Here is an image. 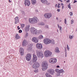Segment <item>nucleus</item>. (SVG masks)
<instances>
[{
  "mask_svg": "<svg viewBox=\"0 0 77 77\" xmlns=\"http://www.w3.org/2000/svg\"><path fill=\"white\" fill-rule=\"evenodd\" d=\"M22 32V30H19V33H21Z\"/></svg>",
  "mask_w": 77,
  "mask_h": 77,
  "instance_id": "obj_41",
  "label": "nucleus"
},
{
  "mask_svg": "<svg viewBox=\"0 0 77 77\" xmlns=\"http://www.w3.org/2000/svg\"><path fill=\"white\" fill-rule=\"evenodd\" d=\"M67 49L69 50V46L68 45H67Z\"/></svg>",
  "mask_w": 77,
  "mask_h": 77,
  "instance_id": "obj_36",
  "label": "nucleus"
},
{
  "mask_svg": "<svg viewBox=\"0 0 77 77\" xmlns=\"http://www.w3.org/2000/svg\"><path fill=\"white\" fill-rule=\"evenodd\" d=\"M57 68H60V66H57Z\"/></svg>",
  "mask_w": 77,
  "mask_h": 77,
  "instance_id": "obj_52",
  "label": "nucleus"
},
{
  "mask_svg": "<svg viewBox=\"0 0 77 77\" xmlns=\"http://www.w3.org/2000/svg\"><path fill=\"white\" fill-rule=\"evenodd\" d=\"M64 72V71L63 70V69L60 70H59V73H63Z\"/></svg>",
  "mask_w": 77,
  "mask_h": 77,
  "instance_id": "obj_26",
  "label": "nucleus"
},
{
  "mask_svg": "<svg viewBox=\"0 0 77 77\" xmlns=\"http://www.w3.org/2000/svg\"><path fill=\"white\" fill-rule=\"evenodd\" d=\"M9 3H11V1L10 0H9Z\"/></svg>",
  "mask_w": 77,
  "mask_h": 77,
  "instance_id": "obj_53",
  "label": "nucleus"
},
{
  "mask_svg": "<svg viewBox=\"0 0 77 77\" xmlns=\"http://www.w3.org/2000/svg\"><path fill=\"white\" fill-rule=\"evenodd\" d=\"M70 16H72L73 15V13L72 12H70Z\"/></svg>",
  "mask_w": 77,
  "mask_h": 77,
  "instance_id": "obj_40",
  "label": "nucleus"
},
{
  "mask_svg": "<svg viewBox=\"0 0 77 77\" xmlns=\"http://www.w3.org/2000/svg\"><path fill=\"white\" fill-rule=\"evenodd\" d=\"M23 13H24V11H23Z\"/></svg>",
  "mask_w": 77,
  "mask_h": 77,
  "instance_id": "obj_60",
  "label": "nucleus"
},
{
  "mask_svg": "<svg viewBox=\"0 0 77 77\" xmlns=\"http://www.w3.org/2000/svg\"><path fill=\"white\" fill-rule=\"evenodd\" d=\"M77 2V1H75L74 2H73V3H76Z\"/></svg>",
  "mask_w": 77,
  "mask_h": 77,
  "instance_id": "obj_49",
  "label": "nucleus"
},
{
  "mask_svg": "<svg viewBox=\"0 0 77 77\" xmlns=\"http://www.w3.org/2000/svg\"><path fill=\"white\" fill-rule=\"evenodd\" d=\"M49 62L51 64H55L57 62V60L56 58H51L49 60Z\"/></svg>",
  "mask_w": 77,
  "mask_h": 77,
  "instance_id": "obj_5",
  "label": "nucleus"
},
{
  "mask_svg": "<svg viewBox=\"0 0 77 77\" xmlns=\"http://www.w3.org/2000/svg\"><path fill=\"white\" fill-rule=\"evenodd\" d=\"M71 4H69V5H68V8H69V9H71Z\"/></svg>",
  "mask_w": 77,
  "mask_h": 77,
  "instance_id": "obj_30",
  "label": "nucleus"
},
{
  "mask_svg": "<svg viewBox=\"0 0 77 77\" xmlns=\"http://www.w3.org/2000/svg\"><path fill=\"white\" fill-rule=\"evenodd\" d=\"M57 7L58 8H60V6L59 5H57Z\"/></svg>",
  "mask_w": 77,
  "mask_h": 77,
  "instance_id": "obj_46",
  "label": "nucleus"
},
{
  "mask_svg": "<svg viewBox=\"0 0 77 77\" xmlns=\"http://www.w3.org/2000/svg\"><path fill=\"white\" fill-rule=\"evenodd\" d=\"M65 57H67V52H66V53H65Z\"/></svg>",
  "mask_w": 77,
  "mask_h": 77,
  "instance_id": "obj_45",
  "label": "nucleus"
},
{
  "mask_svg": "<svg viewBox=\"0 0 77 77\" xmlns=\"http://www.w3.org/2000/svg\"><path fill=\"white\" fill-rule=\"evenodd\" d=\"M56 19L57 20H58V17H57Z\"/></svg>",
  "mask_w": 77,
  "mask_h": 77,
  "instance_id": "obj_56",
  "label": "nucleus"
},
{
  "mask_svg": "<svg viewBox=\"0 0 77 77\" xmlns=\"http://www.w3.org/2000/svg\"><path fill=\"white\" fill-rule=\"evenodd\" d=\"M44 25H45V24L43 23H40V25L41 26Z\"/></svg>",
  "mask_w": 77,
  "mask_h": 77,
  "instance_id": "obj_37",
  "label": "nucleus"
},
{
  "mask_svg": "<svg viewBox=\"0 0 77 77\" xmlns=\"http://www.w3.org/2000/svg\"><path fill=\"white\" fill-rule=\"evenodd\" d=\"M28 44V42L26 40H24L23 42L22 45L23 46H25Z\"/></svg>",
  "mask_w": 77,
  "mask_h": 77,
  "instance_id": "obj_17",
  "label": "nucleus"
},
{
  "mask_svg": "<svg viewBox=\"0 0 77 77\" xmlns=\"http://www.w3.org/2000/svg\"><path fill=\"white\" fill-rule=\"evenodd\" d=\"M38 33H41L42 32V31L40 30H38Z\"/></svg>",
  "mask_w": 77,
  "mask_h": 77,
  "instance_id": "obj_34",
  "label": "nucleus"
},
{
  "mask_svg": "<svg viewBox=\"0 0 77 77\" xmlns=\"http://www.w3.org/2000/svg\"><path fill=\"white\" fill-rule=\"evenodd\" d=\"M20 53L21 56H23L24 54V49L22 48L20 49Z\"/></svg>",
  "mask_w": 77,
  "mask_h": 77,
  "instance_id": "obj_15",
  "label": "nucleus"
},
{
  "mask_svg": "<svg viewBox=\"0 0 77 77\" xmlns=\"http://www.w3.org/2000/svg\"><path fill=\"white\" fill-rule=\"evenodd\" d=\"M41 2L44 4H46L48 3V1L47 0H40Z\"/></svg>",
  "mask_w": 77,
  "mask_h": 77,
  "instance_id": "obj_21",
  "label": "nucleus"
},
{
  "mask_svg": "<svg viewBox=\"0 0 77 77\" xmlns=\"http://www.w3.org/2000/svg\"><path fill=\"white\" fill-rule=\"evenodd\" d=\"M64 8V6H62V9H63Z\"/></svg>",
  "mask_w": 77,
  "mask_h": 77,
  "instance_id": "obj_55",
  "label": "nucleus"
},
{
  "mask_svg": "<svg viewBox=\"0 0 77 77\" xmlns=\"http://www.w3.org/2000/svg\"><path fill=\"white\" fill-rule=\"evenodd\" d=\"M28 33H26V35H25V37H26L27 36H28Z\"/></svg>",
  "mask_w": 77,
  "mask_h": 77,
  "instance_id": "obj_44",
  "label": "nucleus"
},
{
  "mask_svg": "<svg viewBox=\"0 0 77 77\" xmlns=\"http://www.w3.org/2000/svg\"><path fill=\"white\" fill-rule=\"evenodd\" d=\"M31 58V54H28L26 57V59L27 61H29Z\"/></svg>",
  "mask_w": 77,
  "mask_h": 77,
  "instance_id": "obj_9",
  "label": "nucleus"
},
{
  "mask_svg": "<svg viewBox=\"0 0 77 77\" xmlns=\"http://www.w3.org/2000/svg\"><path fill=\"white\" fill-rule=\"evenodd\" d=\"M48 64L46 61H43L42 64V69L43 71H45L48 69Z\"/></svg>",
  "mask_w": 77,
  "mask_h": 77,
  "instance_id": "obj_1",
  "label": "nucleus"
},
{
  "mask_svg": "<svg viewBox=\"0 0 77 77\" xmlns=\"http://www.w3.org/2000/svg\"><path fill=\"white\" fill-rule=\"evenodd\" d=\"M58 1H60L61 2H63V1L62 0H58Z\"/></svg>",
  "mask_w": 77,
  "mask_h": 77,
  "instance_id": "obj_48",
  "label": "nucleus"
},
{
  "mask_svg": "<svg viewBox=\"0 0 77 77\" xmlns=\"http://www.w3.org/2000/svg\"><path fill=\"white\" fill-rule=\"evenodd\" d=\"M38 33H39V32H38V30L36 31L35 32V34H37Z\"/></svg>",
  "mask_w": 77,
  "mask_h": 77,
  "instance_id": "obj_39",
  "label": "nucleus"
},
{
  "mask_svg": "<svg viewBox=\"0 0 77 77\" xmlns=\"http://www.w3.org/2000/svg\"><path fill=\"white\" fill-rule=\"evenodd\" d=\"M19 26H17V28H18V30H19L20 29V28H19Z\"/></svg>",
  "mask_w": 77,
  "mask_h": 77,
  "instance_id": "obj_50",
  "label": "nucleus"
},
{
  "mask_svg": "<svg viewBox=\"0 0 77 77\" xmlns=\"http://www.w3.org/2000/svg\"><path fill=\"white\" fill-rule=\"evenodd\" d=\"M20 25H21V28H23L24 27L25 25V24H21Z\"/></svg>",
  "mask_w": 77,
  "mask_h": 77,
  "instance_id": "obj_29",
  "label": "nucleus"
},
{
  "mask_svg": "<svg viewBox=\"0 0 77 77\" xmlns=\"http://www.w3.org/2000/svg\"><path fill=\"white\" fill-rule=\"evenodd\" d=\"M32 41L35 43L38 42V39L36 37H33L32 38Z\"/></svg>",
  "mask_w": 77,
  "mask_h": 77,
  "instance_id": "obj_16",
  "label": "nucleus"
},
{
  "mask_svg": "<svg viewBox=\"0 0 77 77\" xmlns=\"http://www.w3.org/2000/svg\"><path fill=\"white\" fill-rule=\"evenodd\" d=\"M55 72H57V73H59V72H60V70L59 69H56L55 70Z\"/></svg>",
  "mask_w": 77,
  "mask_h": 77,
  "instance_id": "obj_25",
  "label": "nucleus"
},
{
  "mask_svg": "<svg viewBox=\"0 0 77 77\" xmlns=\"http://www.w3.org/2000/svg\"><path fill=\"white\" fill-rule=\"evenodd\" d=\"M64 22H65V24H66L67 20H66V18H65V19H64Z\"/></svg>",
  "mask_w": 77,
  "mask_h": 77,
  "instance_id": "obj_33",
  "label": "nucleus"
},
{
  "mask_svg": "<svg viewBox=\"0 0 77 77\" xmlns=\"http://www.w3.org/2000/svg\"><path fill=\"white\" fill-rule=\"evenodd\" d=\"M29 25H27L25 27V30L26 31H29Z\"/></svg>",
  "mask_w": 77,
  "mask_h": 77,
  "instance_id": "obj_19",
  "label": "nucleus"
},
{
  "mask_svg": "<svg viewBox=\"0 0 77 77\" xmlns=\"http://www.w3.org/2000/svg\"><path fill=\"white\" fill-rule=\"evenodd\" d=\"M43 38V36L42 35H40L38 37V38L40 39H42Z\"/></svg>",
  "mask_w": 77,
  "mask_h": 77,
  "instance_id": "obj_27",
  "label": "nucleus"
},
{
  "mask_svg": "<svg viewBox=\"0 0 77 77\" xmlns=\"http://www.w3.org/2000/svg\"><path fill=\"white\" fill-rule=\"evenodd\" d=\"M51 43L53 44H54V40H52V41L51 40Z\"/></svg>",
  "mask_w": 77,
  "mask_h": 77,
  "instance_id": "obj_35",
  "label": "nucleus"
},
{
  "mask_svg": "<svg viewBox=\"0 0 77 77\" xmlns=\"http://www.w3.org/2000/svg\"><path fill=\"white\" fill-rule=\"evenodd\" d=\"M64 1H66V0H64Z\"/></svg>",
  "mask_w": 77,
  "mask_h": 77,
  "instance_id": "obj_59",
  "label": "nucleus"
},
{
  "mask_svg": "<svg viewBox=\"0 0 77 77\" xmlns=\"http://www.w3.org/2000/svg\"><path fill=\"white\" fill-rule=\"evenodd\" d=\"M15 23L17 24L19 22V20H18V17H15Z\"/></svg>",
  "mask_w": 77,
  "mask_h": 77,
  "instance_id": "obj_18",
  "label": "nucleus"
},
{
  "mask_svg": "<svg viewBox=\"0 0 77 77\" xmlns=\"http://www.w3.org/2000/svg\"><path fill=\"white\" fill-rule=\"evenodd\" d=\"M57 4H56L55 5V7H57Z\"/></svg>",
  "mask_w": 77,
  "mask_h": 77,
  "instance_id": "obj_54",
  "label": "nucleus"
},
{
  "mask_svg": "<svg viewBox=\"0 0 77 77\" xmlns=\"http://www.w3.org/2000/svg\"><path fill=\"white\" fill-rule=\"evenodd\" d=\"M57 25H58V28H60V30H62V27L61 26L60 27V26L58 24Z\"/></svg>",
  "mask_w": 77,
  "mask_h": 77,
  "instance_id": "obj_31",
  "label": "nucleus"
},
{
  "mask_svg": "<svg viewBox=\"0 0 77 77\" xmlns=\"http://www.w3.org/2000/svg\"><path fill=\"white\" fill-rule=\"evenodd\" d=\"M24 4L26 5L29 6L30 4V1L28 0H25Z\"/></svg>",
  "mask_w": 77,
  "mask_h": 77,
  "instance_id": "obj_13",
  "label": "nucleus"
},
{
  "mask_svg": "<svg viewBox=\"0 0 77 77\" xmlns=\"http://www.w3.org/2000/svg\"><path fill=\"white\" fill-rule=\"evenodd\" d=\"M55 52H56V53H60V51H59V49L58 48H57L55 50Z\"/></svg>",
  "mask_w": 77,
  "mask_h": 77,
  "instance_id": "obj_22",
  "label": "nucleus"
},
{
  "mask_svg": "<svg viewBox=\"0 0 77 77\" xmlns=\"http://www.w3.org/2000/svg\"><path fill=\"white\" fill-rule=\"evenodd\" d=\"M15 38L17 39H18L20 38V37L19 36L18 34H17L15 36Z\"/></svg>",
  "mask_w": 77,
  "mask_h": 77,
  "instance_id": "obj_23",
  "label": "nucleus"
},
{
  "mask_svg": "<svg viewBox=\"0 0 77 77\" xmlns=\"http://www.w3.org/2000/svg\"><path fill=\"white\" fill-rule=\"evenodd\" d=\"M52 54V53L49 50H46L44 52V56L46 57L51 56Z\"/></svg>",
  "mask_w": 77,
  "mask_h": 77,
  "instance_id": "obj_3",
  "label": "nucleus"
},
{
  "mask_svg": "<svg viewBox=\"0 0 77 77\" xmlns=\"http://www.w3.org/2000/svg\"><path fill=\"white\" fill-rule=\"evenodd\" d=\"M51 40L48 38H45L43 40L44 43L46 45L51 43Z\"/></svg>",
  "mask_w": 77,
  "mask_h": 77,
  "instance_id": "obj_6",
  "label": "nucleus"
},
{
  "mask_svg": "<svg viewBox=\"0 0 77 77\" xmlns=\"http://www.w3.org/2000/svg\"><path fill=\"white\" fill-rule=\"evenodd\" d=\"M44 16L46 18H50L52 17V14L49 13H45L44 14Z\"/></svg>",
  "mask_w": 77,
  "mask_h": 77,
  "instance_id": "obj_7",
  "label": "nucleus"
},
{
  "mask_svg": "<svg viewBox=\"0 0 77 77\" xmlns=\"http://www.w3.org/2000/svg\"><path fill=\"white\" fill-rule=\"evenodd\" d=\"M45 75L46 76V77H52L51 75H49L48 73H46L45 74Z\"/></svg>",
  "mask_w": 77,
  "mask_h": 77,
  "instance_id": "obj_24",
  "label": "nucleus"
},
{
  "mask_svg": "<svg viewBox=\"0 0 77 77\" xmlns=\"http://www.w3.org/2000/svg\"><path fill=\"white\" fill-rule=\"evenodd\" d=\"M74 1H75V0H74Z\"/></svg>",
  "mask_w": 77,
  "mask_h": 77,
  "instance_id": "obj_61",
  "label": "nucleus"
},
{
  "mask_svg": "<svg viewBox=\"0 0 77 77\" xmlns=\"http://www.w3.org/2000/svg\"><path fill=\"white\" fill-rule=\"evenodd\" d=\"M36 30L37 29L33 27L32 28L30 29L31 32H32V33L33 34H35V32L36 31Z\"/></svg>",
  "mask_w": 77,
  "mask_h": 77,
  "instance_id": "obj_14",
  "label": "nucleus"
},
{
  "mask_svg": "<svg viewBox=\"0 0 77 77\" xmlns=\"http://www.w3.org/2000/svg\"><path fill=\"white\" fill-rule=\"evenodd\" d=\"M71 24H72L74 23V20H71Z\"/></svg>",
  "mask_w": 77,
  "mask_h": 77,
  "instance_id": "obj_38",
  "label": "nucleus"
},
{
  "mask_svg": "<svg viewBox=\"0 0 77 77\" xmlns=\"http://www.w3.org/2000/svg\"><path fill=\"white\" fill-rule=\"evenodd\" d=\"M60 9H57V11L58 12H60Z\"/></svg>",
  "mask_w": 77,
  "mask_h": 77,
  "instance_id": "obj_43",
  "label": "nucleus"
},
{
  "mask_svg": "<svg viewBox=\"0 0 77 77\" xmlns=\"http://www.w3.org/2000/svg\"><path fill=\"white\" fill-rule=\"evenodd\" d=\"M38 20V18L37 17H34L33 18L29 19V21L30 23L32 24H34L35 23H36Z\"/></svg>",
  "mask_w": 77,
  "mask_h": 77,
  "instance_id": "obj_2",
  "label": "nucleus"
},
{
  "mask_svg": "<svg viewBox=\"0 0 77 77\" xmlns=\"http://www.w3.org/2000/svg\"><path fill=\"white\" fill-rule=\"evenodd\" d=\"M64 63H66V62H65V61H64Z\"/></svg>",
  "mask_w": 77,
  "mask_h": 77,
  "instance_id": "obj_58",
  "label": "nucleus"
},
{
  "mask_svg": "<svg viewBox=\"0 0 77 77\" xmlns=\"http://www.w3.org/2000/svg\"><path fill=\"white\" fill-rule=\"evenodd\" d=\"M70 2V0H68L66 1V2L67 3H69Z\"/></svg>",
  "mask_w": 77,
  "mask_h": 77,
  "instance_id": "obj_42",
  "label": "nucleus"
},
{
  "mask_svg": "<svg viewBox=\"0 0 77 77\" xmlns=\"http://www.w3.org/2000/svg\"><path fill=\"white\" fill-rule=\"evenodd\" d=\"M61 5L63 6L64 5V4L63 3H61Z\"/></svg>",
  "mask_w": 77,
  "mask_h": 77,
  "instance_id": "obj_47",
  "label": "nucleus"
},
{
  "mask_svg": "<svg viewBox=\"0 0 77 77\" xmlns=\"http://www.w3.org/2000/svg\"><path fill=\"white\" fill-rule=\"evenodd\" d=\"M34 72H35L37 73L38 72V69H35L34 70Z\"/></svg>",
  "mask_w": 77,
  "mask_h": 77,
  "instance_id": "obj_32",
  "label": "nucleus"
},
{
  "mask_svg": "<svg viewBox=\"0 0 77 77\" xmlns=\"http://www.w3.org/2000/svg\"><path fill=\"white\" fill-rule=\"evenodd\" d=\"M39 66V63L38 62H36L33 66L32 67L33 68L36 69L38 68Z\"/></svg>",
  "mask_w": 77,
  "mask_h": 77,
  "instance_id": "obj_8",
  "label": "nucleus"
},
{
  "mask_svg": "<svg viewBox=\"0 0 77 77\" xmlns=\"http://www.w3.org/2000/svg\"><path fill=\"white\" fill-rule=\"evenodd\" d=\"M33 59H32V61L33 62H36L37 60V57L34 54H33Z\"/></svg>",
  "mask_w": 77,
  "mask_h": 77,
  "instance_id": "obj_11",
  "label": "nucleus"
},
{
  "mask_svg": "<svg viewBox=\"0 0 77 77\" xmlns=\"http://www.w3.org/2000/svg\"><path fill=\"white\" fill-rule=\"evenodd\" d=\"M36 47L37 48L41 49L42 48V45L41 44L37 43L36 45Z\"/></svg>",
  "mask_w": 77,
  "mask_h": 77,
  "instance_id": "obj_12",
  "label": "nucleus"
},
{
  "mask_svg": "<svg viewBox=\"0 0 77 77\" xmlns=\"http://www.w3.org/2000/svg\"><path fill=\"white\" fill-rule=\"evenodd\" d=\"M46 28H48V26H46Z\"/></svg>",
  "mask_w": 77,
  "mask_h": 77,
  "instance_id": "obj_51",
  "label": "nucleus"
},
{
  "mask_svg": "<svg viewBox=\"0 0 77 77\" xmlns=\"http://www.w3.org/2000/svg\"><path fill=\"white\" fill-rule=\"evenodd\" d=\"M58 5H60V4H59V3H58Z\"/></svg>",
  "mask_w": 77,
  "mask_h": 77,
  "instance_id": "obj_57",
  "label": "nucleus"
},
{
  "mask_svg": "<svg viewBox=\"0 0 77 77\" xmlns=\"http://www.w3.org/2000/svg\"><path fill=\"white\" fill-rule=\"evenodd\" d=\"M32 3L33 5H35L36 3V0H31Z\"/></svg>",
  "mask_w": 77,
  "mask_h": 77,
  "instance_id": "obj_20",
  "label": "nucleus"
},
{
  "mask_svg": "<svg viewBox=\"0 0 77 77\" xmlns=\"http://www.w3.org/2000/svg\"><path fill=\"white\" fill-rule=\"evenodd\" d=\"M54 71L55 70L52 69H49L48 70V72L52 75H53Z\"/></svg>",
  "mask_w": 77,
  "mask_h": 77,
  "instance_id": "obj_10",
  "label": "nucleus"
},
{
  "mask_svg": "<svg viewBox=\"0 0 77 77\" xmlns=\"http://www.w3.org/2000/svg\"><path fill=\"white\" fill-rule=\"evenodd\" d=\"M37 56L38 57L42 58L44 57V54L41 51H37Z\"/></svg>",
  "mask_w": 77,
  "mask_h": 77,
  "instance_id": "obj_4",
  "label": "nucleus"
},
{
  "mask_svg": "<svg viewBox=\"0 0 77 77\" xmlns=\"http://www.w3.org/2000/svg\"><path fill=\"white\" fill-rule=\"evenodd\" d=\"M74 37V35H72V36L71 35H69V38H70V39H72V38L73 37Z\"/></svg>",
  "mask_w": 77,
  "mask_h": 77,
  "instance_id": "obj_28",
  "label": "nucleus"
}]
</instances>
